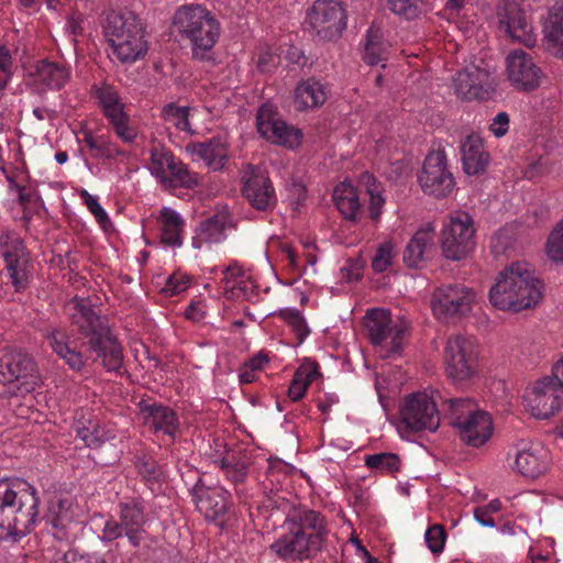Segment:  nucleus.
Segmentation results:
<instances>
[{
	"instance_id": "obj_37",
	"label": "nucleus",
	"mask_w": 563,
	"mask_h": 563,
	"mask_svg": "<svg viewBox=\"0 0 563 563\" xmlns=\"http://www.w3.org/2000/svg\"><path fill=\"white\" fill-rule=\"evenodd\" d=\"M158 220L161 223V242L172 247L181 246L185 222L180 214L173 209L164 208Z\"/></svg>"
},
{
	"instance_id": "obj_55",
	"label": "nucleus",
	"mask_w": 563,
	"mask_h": 563,
	"mask_svg": "<svg viewBox=\"0 0 563 563\" xmlns=\"http://www.w3.org/2000/svg\"><path fill=\"white\" fill-rule=\"evenodd\" d=\"M423 0H387L388 9L407 20L415 19L420 13Z\"/></svg>"
},
{
	"instance_id": "obj_22",
	"label": "nucleus",
	"mask_w": 563,
	"mask_h": 563,
	"mask_svg": "<svg viewBox=\"0 0 563 563\" xmlns=\"http://www.w3.org/2000/svg\"><path fill=\"white\" fill-rule=\"evenodd\" d=\"M507 460L512 471L534 478L547 470L548 452L539 443L520 441L509 449Z\"/></svg>"
},
{
	"instance_id": "obj_40",
	"label": "nucleus",
	"mask_w": 563,
	"mask_h": 563,
	"mask_svg": "<svg viewBox=\"0 0 563 563\" xmlns=\"http://www.w3.org/2000/svg\"><path fill=\"white\" fill-rule=\"evenodd\" d=\"M250 464L249 452L241 448L227 451L220 461L221 468L233 483L243 482Z\"/></svg>"
},
{
	"instance_id": "obj_1",
	"label": "nucleus",
	"mask_w": 563,
	"mask_h": 563,
	"mask_svg": "<svg viewBox=\"0 0 563 563\" xmlns=\"http://www.w3.org/2000/svg\"><path fill=\"white\" fill-rule=\"evenodd\" d=\"M68 309L77 334H70L62 327H47L42 331L53 352L77 373L89 361L100 363L107 372L119 373L123 366V347L90 301L75 297Z\"/></svg>"
},
{
	"instance_id": "obj_31",
	"label": "nucleus",
	"mask_w": 563,
	"mask_h": 563,
	"mask_svg": "<svg viewBox=\"0 0 563 563\" xmlns=\"http://www.w3.org/2000/svg\"><path fill=\"white\" fill-rule=\"evenodd\" d=\"M221 288L229 299L251 300L255 285L249 276L238 266L229 265L221 271Z\"/></svg>"
},
{
	"instance_id": "obj_44",
	"label": "nucleus",
	"mask_w": 563,
	"mask_h": 563,
	"mask_svg": "<svg viewBox=\"0 0 563 563\" xmlns=\"http://www.w3.org/2000/svg\"><path fill=\"white\" fill-rule=\"evenodd\" d=\"M7 276L11 282L15 292L26 290L32 282V265L29 258L5 264L4 266Z\"/></svg>"
},
{
	"instance_id": "obj_42",
	"label": "nucleus",
	"mask_w": 563,
	"mask_h": 563,
	"mask_svg": "<svg viewBox=\"0 0 563 563\" xmlns=\"http://www.w3.org/2000/svg\"><path fill=\"white\" fill-rule=\"evenodd\" d=\"M389 47L390 45L383 38L382 33L371 27L366 35L364 62L367 65L374 66L387 60Z\"/></svg>"
},
{
	"instance_id": "obj_3",
	"label": "nucleus",
	"mask_w": 563,
	"mask_h": 563,
	"mask_svg": "<svg viewBox=\"0 0 563 563\" xmlns=\"http://www.w3.org/2000/svg\"><path fill=\"white\" fill-rule=\"evenodd\" d=\"M542 282L525 262L505 267L489 290L490 303L504 311H521L536 306L542 298Z\"/></svg>"
},
{
	"instance_id": "obj_39",
	"label": "nucleus",
	"mask_w": 563,
	"mask_h": 563,
	"mask_svg": "<svg viewBox=\"0 0 563 563\" xmlns=\"http://www.w3.org/2000/svg\"><path fill=\"white\" fill-rule=\"evenodd\" d=\"M320 376L319 365L316 362H303L295 372L288 387V397L296 402L301 400L308 387Z\"/></svg>"
},
{
	"instance_id": "obj_46",
	"label": "nucleus",
	"mask_w": 563,
	"mask_h": 563,
	"mask_svg": "<svg viewBox=\"0 0 563 563\" xmlns=\"http://www.w3.org/2000/svg\"><path fill=\"white\" fill-rule=\"evenodd\" d=\"M365 465L373 472L384 475H393L400 471L401 460L391 452H379L365 455Z\"/></svg>"
},
{
	"instance_id": "obj_58",
	"label": "nucleus",
	"mask_w": 563,
	"mask_h": 563,
	"mask_svg": "<svg viewBox=\"0 0 563 563\" xmlns=\"http://www.w3.org/2000/svg\"><path fill=\"white\" fill-rule=\"evenodd\" d=\"M446 532L442 526L433 525L426 531V542L433 553L443 550Z\"/></svg>"
},
{
	"instance_id": "obj_33",
	"label": "nucleus",
	"mask_w": 563,
	"mask_h": 563,
	"mask_svg": "<svg viewBox=\"0 0 563 563\" xmlns=\"http://www.w3.org/2000/svg\"><path fill=\"white\" fill-rule=\"evenodd\" d=\"M187 148L214 170L223 168L227 164L228 146L221 136H214L207 142L190 143Z\"/></svg>"
},
{
	"instance_id": "obj_41",
	"label": "nucleus",
	"mask_w": 563,
	"mask_h": 563,
	"mask_svg": "<svg viewBox=\"0 0 563 563\" xmlns=\"http://www.w3.org/2000/svg\"><path fill=\"white\" fill-rule=\"evenodd\" d=\"M84 142L91 151L93 158L112 161L125 154L107 134L86 132Z\"/></svg>"
},
{
	"instance_id": "obj_12",
	"label": "nucleus",
	"mask_w": 563,
	"mask_h": 563,
	"mask_svg": "<svg viewBox=\"0 0 563 563\" xmlns=\"http://www.w3.org/2000/svg\"><path fill=\"white\" fill-rule=\"evenodd\" d=\"M306 19L314 34L323 41L339 37L346 26L345 10L336 0H316Z\"/></svg>"
},
{
	"instance_id": "obj_13",
	"label": "nucleus",
	"mask_w": 563,
	"mask_h": 563,
	"mask_svg": "<svg viewBox=\"0 0 563 563\" xmlns=\"http://www.w3.org/2000/svg\"><path fill=\"white\" fill-rule=\"evenodd\" d=\"M475 230L470 214L459 212L450 217L442 231V251L446 258L460 261L475 246Z\"/></svg>"
},
{
	"instance_id": "obj_56",
	"label": "nucleus",
	"mask_w": 563,
	"mask_h": 563,
	"mask_svg": "<svg viewBox=\"0 0 563 563\" xmlns=\"http://www.w3.org/2000/svg\"><path fill=\"white\" fill-rule=\"evenodd\" d=\"M547 253L554 262L563 261V219L549 235Z\"/></svg>"
},
{
	"instance_id": "obj_21",
	"label": "nucleus",
	"mask_w": 563,
	"mask_h": 563,
	"mask_svg": "<svg viewBox=\"0 0 563 563\" xmlns=\"http://www.w3.org/2000/svg\"><path fill=\"white\" fill-rule=\"evenodd\" d=\"M506 73L510 85L519 91L537 89L543 78L542 69L532 56L522 49L510 52L506 58Z\"/></svg>"
},
{
	"instance_id": "obj_10",
	"label": "nucleus",
	"mask_w": 563,
	"mask_h": 563,
	"mask_svg": "<svg viewBox=\"0 0 563 563\" xmlns=\"http://www.w3.org/2000/svg\"><path fill=\"white\" fill-rule=\"evenodd\" d=\"M446 375L459 382L473 377L478 367V349L475 342L463 335L451 336L444 350Z\"/></svg>"
},
{
	"instance_id": "obj_24",
	"label": "nucleus",
	"mask_w": 563,
	"mask_h": 563,
	"mask_svg": "<svg viewBox=\"0 0 563 563\" xmlns=\"http://www.w3.org/2000/svg\"><path fill=\"white\" fill-rule=\"evenodd\" d=\"M435 250V232L430 223H427L415 232L405 246L402 262L406 267L419 269L426 266Z\"/></svg>"
},
{
	"instance_id": "obj_43",
	"label": "nucleus",
	"mask_w": 563,
	"mask_h": 563,
	"mask_svg": "<svg viewBox=\"0 0 563 563\" xmlns=\"http://www.w3.org/2000/svg\"><path fill=\"white\" fill-rule=\"evenodd\" d=\"M445 405L448 419L456 429L481 410L477 404L470 398H452Z\"/></svg>"
},
{
	"instance_id": "obj_7",
	"label": "nucleus",
	"mask_w": 563,
	"mask_h": 563,
	"mask_svg": "<svg viewBox=\"0 0 563 563\" xmlns=\"http://www.w3.org/2000/svg\"><path fill=\"white\" fill-rule=\"evenodd\" d=\"M363 178L366 179V190L361 197V192L351 184L341 183L333 191V199L335 206L344 219L356 222L361 220L364 209L361 200H369V218L377 221L382 213V208L385 203V198L382 196L379 188L376 186L375 178L369 174H364Z\"/></svg>"
},
{
	"instance_id": "obj_61",
	"label": "nucleus",
	"mask_w": 563,
	"mask_h": 563,
	"mask_svg": "<svg viewBox=\"0 0 563 563\" xmlns=\"http://www.w3.org/2000/svg\"><path fill=\"white\" fill-rule=\"evenodd\" d=\"M77 437L89 448H98L102 442L97 424L78 428Z\"/></svg>"
},
{
	"instance_id": "obj_48",
	"label": "nucleus",
	"mask_w": 563,
	"mask_h": 563,
	"mask_svg": "<svg viewBox=\"0 0 563 563\" xmlns=\"http://www.w3.org/2000/svg\"><path fill=\"white\" fill-rule=\"evenodd\" d=\"M189 107L167 103L162 109V117L165 122L174 125L178 131L194 134L189 123Z\"/></svg>"
},
{
	"instance_id": "obj_47",
	"label": "nucleus",
	"mask_w": 563,
	"mask_h": 563,
	"mask_svg": "<svg viewBox=\"0 0 563 563\" xmlns=\"http://www.w3.org/2000/svg\"><path fill=\"white\" fill-rule=\"evenodd\" d=\"M135 466L139 475L146 483L147 488L154 492V485L157 484L163 476V471L154 456L150 453H142L136 457Z\"/></svg>"
},
{
	"instance_id": "obj_27",
	"label": "nucleus",
	"mask_w": 563,
	"mask_h": 563,
	"mask_svg": "<svg viewBox=\"0 0 563 563\" xmlns=\"http://www.w3.org/2000/svg\"><path fill=\"white\" fill-rule=\"evenodd\" d=\"M463 170L467 175L484 173L489 164V153L485 150L484 141L477 133L466 135L460 145Z\"/></svg>"
},
{
	"instance_id": "obj_25",
	"label": "nucleus",
	"mask_w": 563,
	"mask_h": 563,
	"mask_svg": "<svg viewBox=\"0 0 563 563\" xmlns=\"http://www.w3.org/2000/svg\"><path fill=\"white\" fill-rule=\"evenodd\" d=\"M231 224L230 214L219 211L199 222L191 239L194 249L200 250L205 245L218 244L227 239L225 231Z\"/></svg>"
},
{
	"instance_id": "obj_20",
	"label": "nucleus",
	"mask_w": 563,
	"mask_h": 563,
	"mask_svg": "<svg viewBox=\"0 0 563 563\" xmlns=\"http://www.w3.org/2000/svg\"><path fill=\"white\" fill-rule=\"evenodd\" d=\"M136 408L139 420L152 432H161L173 440L177 437L180 422L173 408L152 398H142L136 404Z\"/></svg>"
},
{
	"instance_id": "obj_16",
	"label": "nucleus",
	"mask_w": 563,
	"mask_h": 563,
	"mask_svg": "<svg viewBox=\"0 0 563 563\" xmlns=\"http://www.w3.org/2000/svg\"><path fill=\"white\" fill-rule=\"evenodd\" d=\"M241 192L249 205L257 211L269 212L277 205V195L267 173L249 165L242 175Z\"/></svg>"
},
{
	"instance_id": "obj_59",
	"label": "nucleus",
	"mask_w": 563,
	"mask_h": 563,
	"mask_svg": "<svg viewBox=\"0 0 563 563\" xmlns=\"http://www.w3.org/2000/svg\"><path fill=\"white\" fill-rule=\"evenodd\" d=\"M0 493H36V490L22 478L3 477L0 479Z\"/></svg>"
},
{
	"instance_id": "obj_62",
	"label": "nucleus",
	"mask_w": 563,
	"mask_h": 563,
	"mask_svg": "<svg viewBox=\"0 0 563 563\" xmlns=\"http://www.w3.org/2000/svg\"><path fill=\"white\" fill-rule=\"evenodd\" d=\"M56 563H101L98 558L80 554L77 550H68L56 560Z\"/></svg>"
},
{
	"instance_id": "obj_45",
	"label": "nucleus",
	"mask_w": 563,
	"mask_h": 563,
	"mask_svg": "<svg viewBox=\"0 0 563 563\" xmlns=\"http://www.w3.org/2000/svg\"><path fill=\"white\" fill-rule=\"evenodd\" d=\"M0 254L4 263L9 264L24 258H29V251L23 240L15 233L2 232L0 234Z\"/></svg>"
},
{
	"instance_id": "obj_8",
	"label": "nucleus",
	"mask_w": 563,
	"mask_h": 563,
	"mask_svg": "<svg viewBox=\"0 0 563 563\" xmlns=\"http://www.w3.org/2000/svg\"><path fill=\"white\" fill-rule=\"evenodd\" d=\"M475 301V292L463 284L437 287L431 297V309L438 320L449 322L466 317Z\"/></svg>"
},
{
	"instance_id": "obj_15",
	"label": "nucleus",
	"mask_w": 563,
	"mask_h": 563,
	"mask_svg": "<svg viewBox=\"0 0 563 563\" xmlns=\"http://www.w3.org/2000/svg\"><path fill=\"white\" fill-rule=\"evenodd\" d=\"M418 181L424 194L437 198L446 197L453 190L455 181L443 150L431 151L427 155Z\"/></svg>"
},
{
	"instance_id": "obj_49",
	"label": "nucleus",
	"mask_w": 563,
	"mask_h": 563,
	"mask_svg": "<svg viewBox=\"0 0 563 563\" xmlns=\"http://www.w3.org/2000/svg\"><path fill=\"white\" fill-rule=\"evenodd\" d=\"M73 506L71 495H52L47 501V516L54 527L63 523L64 519H68L69 511Z\"/></svg>"
},
{
	"instance_id": "obj_35",
	"label": "nucleus",
	"mask_w": 563,
	"mask_h": 563,
	"mask_svg": "<svg viewBox=\"0 0 563 563\" xmlns=\"http://www.w3.org/2000/svg\"><path fill=\"white\" fill-rule=\"evenodd\" d=\"M325 99V86L316 78L300 81L295 89V103L299 110L320 107Z\"/></svg>"
},
{
	"instance_id": "obj_5",
	"label": "nucleus",
	"mask_w": 563,
	"mask_h": 563,
	"mask_svg": "<svg viewBox=\"0 0 563 563\" xmlns=\"http://www.w3.org/2000/svg\"><path fill=\"white\" fill-rule=\"evenodd\" d=\"M103 35L110 54L123 64H132L147 53L145 29L132 11L109 12L103 24Z\"/></svg>"
},
{
	"instance_id": "obj_60",
	"label": "nucleus",
	"mask_w": 563,
	"mask_h": 563,
	"mask_svg": "<svg viewBox=\"0 0 563 563\" xmlns=\"http://www.w3.org/2000/svg\"><path fill=\"white\" fill-rule=\"evenodd\" d=\"M11 59L10 51L0 42V91L5 88L10 80Z\"/></svg>"
},
{
	"instance_id": "obj_50",
	"label": "nucleus",
	"mask_w": 563,
	"mask_h": 563,
	"mask_svg": "<svg viewBox=\"0 0 563 563\" xmlns=\"http://www.w3.org/2000/svg\"><path fill=\"white\" fill-rule=\"evenodd\" d=\"M18 495H0V539L10 540Z\"/></svg>"
},
{
	"instance_id": "obj_63",
	"label": "nucleus",
	"mask_w": 563,
	"mask_h": 563,
	"mask_svg": "<svg viewBox=\"0 0 563 563\" xmlns=\"http://www.w3.org/2000/svg\"><path fill=\"white\" fill-rule=\"evenodd\" d=\"M509 130V115L506 112H498L493 119L489 131L496 136H504Z\"/></svg>"
},
{
	"instance_id": "obj_17",
	"label": "nucleus",
	"mask_w": 563,
	"mask_h": 563,
	"mask_svg": "<svg viewBox=\"0 0 563 563\" xmlns=\"http://www.w3.org/2000/svg\"><path fill=\"white\" fill-rule=\"evenodd\" d=\"M258 133L267 141L289 148L300 145L302 133L299 129L280 119L276 107L263 103L256 114Z\"/></svg>"
},
{
	"instance_id": "obj_54",
	"label": "nucleus",
	"mask_w": 563,
	"mask_h": 563,
	"mask_svg": "<svg viewBox=\"0 0 563 563\" xmlns=\"http://www.w3.org/2000/svg\"><path fill=\"white\" fill-rule=\"evenodd\" d=\"M190 284V276L186 273L177 271L166 279V283L162 288V292L167 297L177 296L186 291Z\"/></svg>"
},
{
	"instance_id": "obj_9",
	"label": "nucleus",
	"mask_w": 563,
	"mask_h": 563,
	"mask_svg": "<svg viewBox=\"0 0 563 563\" xmlns=\"http://www.w3.org/2000/svg\"><path fill=\"white\" fill-rule=\"evenodd\" d=\"M150 170L166 188L192 189L199 185L198 175L163 147L154 146L151 150Z\"/></svg>"
},
{
	"instance_id": "obj_2",
	"label": "nucleus",
	"mask_w": 563,
	"mask_h": 563,
	"mask_svg": "<svg viewBox=\"0 0 563 563\" xmlns=\"http://www.w3.org/2000/svg\"><path fill=\"white\" fill-rule=\"evenodd\" d=\"M284 532L271 545L285 561H303L314 558L324 548L329 528L325 517L307 506H294L284 521Z\"/></svg>"
},
{
	"instance_id": "obj_34",
	"label": "nucleus",
	"mask_w": 563,
	"mask_h": 563,
	"mask_svg": "<svg viewBox=\"0 0 563 563\" xmlns=\"http://www.w3.org/2000/svg\"><path fill=\"white\" fill-rule=\"evenodd\" d=\"M548 51L558 58H563V5L555 4L549 11L544 24Z\"/></svg>"
},
{
	"instance_id": "obj_64",
	"label": "nucleus",
	"mask_w": 563,
	"mask_h": 563,
	"mask_svg": "<svg viewBox=\"0 0 563 563\" xmlns=\"http://www.w3.org/2000/svg\"><path fill=\"white\" fill-rule=\"evenodd\" d=\"M282 253L285 257V261L287 262V265L290 267L292 272H301L302 265L300 263V257L290 245H284L282 247Z\"/></svg>"
},
{
	"instance_id": "obj_38",
	"label": "nucleus",
	"mask_w": 563,
	"mask_h": 563,
	"mask_svg": "<svg viewBox=\"0 0 563 563\" xmlns=\"http://www.w3.org/2000/svg\"><path fill=\"white\" fill-rule=\"evenodd\" d=\"M197 509L207 520L222 527L227 521L229 504L224 495H192Z\"/></svg>"
},
{
	"instance_id": "obj_19",
	"label": "nucleus",
	"mask_w": 563,
	"mask_h": 563,
	"mask_svg": "<svg viewBox=\"0 0 563 563\" xmlns=\"http://www.w3.org/2000/svg\"><path fill=\"white\" fill-rule=\"evenodd\" d=\"M452 82L457 98L467 101L489 99L496 86L490 71L475 65L457 71Z\"/></svg>"
},
{
	"instance_id": "obj_52",
	"label": "nucleus",
	"mask_w": 563,
	"mask_h": 563,
	"mask_svg": "<svg viewBox=\"0 0 563 563\" xmlns=\"http://www.w3.org/2000/svg\"><path fill=\"white\" fill-rule=\"evenodd\" d=\"M280 317L296 334L297 344H301L310 332L301 312L297 309H284L280 311Z\"/></svg>"
},
{
	"instance_id": "obj_51",
	"label": "nucleus",
	"mask_w": 563,
	"mask_h": 563,
	"mask_svg": "<svg viewBox=\"0 0 563 563\" xmlns=\"http://www.w3.org/2000/svg\"><path fill=\"white\" fill-rule=\"evenodd\" d=\"M78 194L102 230L107 232L110 228H112V222L107 211L99 203L98 198L90 195L86 189H80Z\"/></svg>"
},
{
	"instance_id": "obj_26",
	"label": "nucleus",
	"mask_w": 563,
	"mask_h": 563,
	"mask_svg": "<svg viewBox=\"0 0 563 563\" xmlns=\"http://www.w3.org/2000/svg\"><path fill=\"white\" fill-rule=\"evenodd\" d=\"M36 365L34 360L24 352L15 351L5 354L0 361V384L13 385L25 383V379L33 376Z\"/></svg>"
},
{
	"instance_id": "obj_53",
	"label": "nucleus",
	"mask_w": 563,
	"mask_h": 563,
	"mask_svg": "<svg viewBox=\"0 0 563 563\" xmlns=\"http://www.w3.org/2000/svg\"><path fill=\"white\" fill-rule=\"evenodd\" d=\"M396 256L395 245L391 241L382 243L372 260V268L375 273L386 272Z\"/></svg>"
},
{
	"instance_id": "obj_29",
	"label": "nucleus",
	"mask_w": 563,
	"mask_h": 563,
	"mask_svg": "<svg viewBox=\"0 0 563 563\" xmlns=\"http://www.w3.org/2000/svg\"><path fill=\"white\" fill-rule=\"evenodd\" d=\"M494 426L490 416L479 410L457 428L460 439L467 445L479 448L493 435Z\"/></svg>"
},
{
	"instance_id": "obj_18",
	"label": "nucleus",
	"mask_w": 563,
	"mask_h": 563,
	"mask_svg": "<svg viewBox=\"0 0 563 563\" xmlns=\"http://www.w3.org/2000/svg\"><path fill=\"white\" fill-rule=\"evenodd\" d=\"M523 399L534 418L548 419L563 405V387L554 378L544 376L526 390Z\"/></svg>"
},
{
	"instance_id": "obj_14",
	"label": "nucleus",
	"mask_w": 563,
	"mask_h": 563,
	"mask_svg": "<svg viewBox=\"0 0 563 563\" xmlns=\"http://www.w3.org/2000/svg\"><path fill=\"white\" fill-rule=\"evenodd\" d=\"M400 418L405 428L412 432L435 431L440 424L437 405L424 393H413L404 399Z\"/></svg>"
},
{
	"instance_id": "obj_6",
	"label": "nucleus",
	"mask_w": 563,
	"mask_h": 563,
	"mask_svg": "<svg viewBox=\"0 0 563 563\" xmlns=\"http://www.w3.org/2000/svg\"><path fill=\"white\" fill-rule=\"evenodd\" d=\"M91 97L115 135L126 144L134 143L137 130L131 124L130 114L126 112V106L119 89L107 80H102L91 87Z\"/></svg>"
},
{
	"instance_id": "obj_32",
	"label": "nucleus",
	"mask_w": 563,
	"mask_h": 563,
	"mask_svg": "<svg viewBox=\"0 0 563 563\" xmlns=\"http://www.w3.org/2000/svg\"><path fill=\"white\" fill-rule=\"evenodd\" d=\"M7 179L9 189L18 194V202L22 208L21 222L27 229L35 216L41 217L43 200L34 185H22L10 176H7Z\"/></svg>"
},
{
	"instance_id": "obj_30",
	"label": "nucleus",
	"mask_w": 563,
	"mask_h": 563,
	"mask_svg": "<svg viewBox=\"0 0 563 563\" xmlns=\"http://www.w3.org/2000/svg\"><path fill=\"white\" fill-rule=\"evenodd\" d=\"M121 522L130 544L134 548L140 547L145 533L143 529L145 516L141 498H134L131 501L121 504Z\"/></svg>"
},
{
	"instance_id": "obj_23",
	"label": "nucleus",
	"mask_w": 563,
	"mask_h": 563,
	"mask_svg": "<svg viewBox=\"0 0 563 563\" xmlns=\"http://www.w3.org/2000/svg\"><path fill=\"white\" fill-rule=\"evenodd\" d=\"M499 27L512 41L519 42L528 47L536 43V35L528 20V15L520 4L515 0H504V5L498 12Z\"/></svg>"
},
{
	"instance_id": "obj_57",
	"label": "nucleus",
	"mask_w": 563,
	"mask_h": 563,
	"mask_svg": "<svg viewBox=\"0 0 563 563\" xmlns=\"http://www.w3.org/2000/svg\"><path fill=\"white\" fill-rule=\"evenodd\" d=\"M279 47L264 46L257 56V67L262 73H271L280 64Z\"/></svg>"
},
{
	"instance_id": "obj_28",
	"label": "nucleus",
	"mask_w": 563,
	"mask_h": 563,
	"mask_svg": "<svg viewBox=\"0 0 563 563\" xmlns=\"http://www.w3.org/2000/svg\"><path fill=\"white\" fill-rule=\"evenodd\" d=\"M40 498L37 495H20L16 497L15 512L12 521V537L16 541L30 533L38 520Z\"/></svg>"
},
{
	"instance_id": "obj_36",
	"label": "nucleus",
	"mask_w": 563,
	"mask_h": 563,
	"mask_svg": "<svg viewBox=\"0 0 563 563\" xmlns=\"http://www.w3.org/2000/svg\"><path fill=\"white\" fill-rule=\"evenodd\" d=\"M70 76V68L60 63L40 60L36 65L37 82L52 90L62 89L69 81Z\"/></svg>"
},
{
	"instance_id": "obj_11",
	"label": "nucleus",
	"mask_w": 563,
	"mask_h": 563,
	"mask_svg": "<svg viewBox=\"0 0 563 563\" xmlns=\"http://www.w3.org/2000/svg\"><path fill=\"white\" fill-rule=\"evenodd\" d=\"M364 325L371 343L382 347L387 356L400 352L405 330L393 320L388 310L376 308L367 311Z\"/></svg>"
},
{
	"instance_id": "obj_4",
	"label": "nucleus",
	"mask_w": 563,
	"mask_h": 563,
	"mask_svg": "<svg viewBox=\"0 0 563 563\" xmlns=\"http://www.w3.org/2000/svg\"><path fill=\"white\" fill-rule=\"evenodd\" d=\"M173 27L179 38L189 44L194 59L213 60L221 23L211 11L200 4L181 5L174 13Z\"/></svg>"
}]
</instances>
